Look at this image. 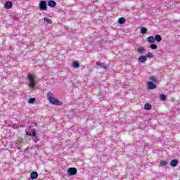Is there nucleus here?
Wrapping results in <instances>:
<instances>
[{"label": "nucleus", "mask_w": 180, "mask_h": 180, "mask_svg": "<svg viewBox=\"0 0 180 180\" xmlns=\"http://www.w3.org/2000/svg\"><path fill=\"white\" fill-rule=\"evenodd\" d=\"M167 164H168V162H167L165 160H161L160 161V166L161 167H165V165H167Z\"/></svg>", "instance_id": "22"}, {"label": "nucleus", "mask_w": 180, "mask_h": 180, "mask_svg": "<svg viewBox=\"0 0 180 180\" xmlns=\"http://www.w3.org/2000/svg\"><path fill=\"white\" fill-rule=\"evenodd\" d=\"M148 89H155V88H157V84L153 83V82H148Z\"/></svg>", "instance_id": "5"}, {"label": "nucleus", "mask_w": 180, "mask_h": 180, "mask_svg": "<svg viewBox=\"0 0 180 180\" xmlns=\"http://www.w3.org/2000/svg\"><path fill=\"white\" fill-rule=\"evenodd\" d=\"M147 41H148V43H155V38L153 36H150L147 39Z\"/></svg>", "instance_id": "11"}, {"label": "nucleus", "mask_w": 180, "mask_h": 180, "mask_svg": "<svg viewBox=\"0 0 180 180\" xmlns=\"http://www.w3.org/2000/svg\"><path fill=\"white\" fill-rule=\"evenodd\" d=\"M27 79L30 81L28 84L29 88L33 89L36 86V79L33 77V75H28Z\"/></svg>", "instance_id": "2"}, {"label": "nucleus", "mask_w": 180, "mask_h": 180, "mask_svg": "<svg viewBox=\"0 0 180 180\" xmlns=\"http://www.w3.org/2000/svg\"><path fill=\"white\" fill-rule=\"evenodd\" d=\"M26 134L27 136H32V132L27 131Z\"/></svg>", "instance_id": "29"}, {"label": "nucleus", "mask_w": 180, "mask_h": 180, "mask_svg": "<svg viewBox=\"0 0 180 180\" xmlns=\"http://www.w3.org/2000/svg\"><path fill=\"white\" fill-rule=\"evenodd\" d=\"M96 65H100L101 68H103V70H106L108 68L106 67V65H105V63H101L98 62H96Z\"/></svg>", "instance_id": "16"}, {"label": "nucleus", "mask_w": 180, "mask_h": 180, "mask_svg": "<svg viewBox=\"0 0 180 180\" xmlns=\"http://www.w3.org/2000/svg\"><path fill=\"white\" fill-rule=\"evenodd\" d=\"M170 165L171 167H176L178 165V160H172L171 162H170Z\"/></svg>", "instance_id": "13"}, {"label": "nucleus", "mask_w": 180, "mask_h": 180, "mask_svg": "<svg viewBox=\"0 0 180 180\" xmlns=\"http://www.w3.org/2000/svg\"><path fill=\"white\" fill-rule=\"evenodd\" d=\"M148 58H154V54L151 52H148L147 55Z\"/></svg>", "instance_id": "24"}, {"label": "nucleus", "mask_w": 180, "mask_h": 180, "mask_svg": "<svg viewBox=\"0 0 180 180\" xmlns=\"http://www.w3.org/2000/svg\"><path fill=\"white\" fill-rule=\"evenodd\" d=\"M141 34H146L147 33V28L144 27H141Z\"/></svg>", "instance_id": "18"}, {"label": "nucleus", "mask_w": 180, "mask_h": 180, "mask_svg": "<svg viewBox=\"0 0 180 180\" xmlns=\"http://www.w3.org/2000/svg\"><path fill=\"white\" fill-rule=\"evenodd\" d=\"M36 126H37V124H36V123H34V122L31 123L32 127H36Z\"/></svg>", "instance_id": "28"}, {"label": "nucleus", "mask_w": 180, "mask_h": 180, "mask_svg": "<svg viewBox=\"0 0 180 180\" xmlns=\"http://www.w3.org/2000/svg\"><path fill=\"white\" fill-rule=\"evenodd\" d=\"M72 66L74 67V68H78L79 67V63H78L77 61H74L72 63Z\"/></svg>", "instance_id": "20"}, {"label": "nucleus", "mask_w": 180, "mask_h": 180, "mask_svg": "<svg viewBox=\"0 0 180 180\" xmlns=\"http://www.w3.org/2000/svg\"><path fill=\"white\" fill-rule=\"evenodd\" d=\"M21 143H22V139H18L15 141L16 146H20Z\"/></svg>", "instance_id": "25"}, {"label": "nucleus", "mask_w": 180, "mask_h": 180, "mask_svg": "<svg viewBox=\"0 0 180 180\" xmlns=\"http://www.w3.org/2000/svg\"><path fill=\"white\" fill-rule=\"evenodd\" d=\"M44 20H45V22H46V23H48L49 25H51L53 23V21L47 18H44Z\"/></svg>", "instance_id": "21"}, {"label": "nucleus", "mask_w": 180, "mask_h": 180, "mask_svg": "<svg viewBox=\"0 0 180 180\" xmlns=\"http://www.w3.org/2000/svg\"><path fill=\"white\" fill-rule=\"evenodd\" d=\"M29 103H34L36 102V98H31L28 100Z\"/></svg>", "instance_id": "23"}, {"label": "nucleus", "mask_w": 180, "mask_h": 180, "mask_svg": "<svg viewBox=\"0 0 180 180\" xmlns=\"http://www.w3.org/2000/svg\"><path fill=\"white\" fill-rule=\"evenodd\" d=\"M48 5L50 6V8H54V6L57 5V4L56 3V1H54V0H50L48 2Z\"/></svg>", "instance_id": "9"}, {"label": "nucleus", "mask_w": 180, "mask_h": 180, "mask_svg": "<svg viewBox=\"0 0 180 180\" xmlns=\"http://www.w3.org/2000/svg\"><path fill=\"white\" fill-rule=\"evenodd\" d=\"M155 40H156V41H161V40H162V37H161V35L157 34L155 37Z\"/></svg>", "instance_id": "17"}, {"label": "nucleus", "mask_w": 180, "mask_h": 180, "mask_svg": "<svg viewBox=\"0 0 180 180\" xmlns=\"http://www.w3.org/2000/svg\"><path fill=\"white\" fill-rule=\"evenodd\" d=\"M32 137H36V129H32V132L31 133Z\"/></svg>", "instance_id": "27"}, {"label": "nucleus", "mask_w": 180, "mask_h": 180, "mask_svg": "<svg viewBox=\"0 0 180 180\" xmlns=\"http://www.w3.org/2000/svg\"><path fill=\"white\" fill-rule=\"evenodd\" d=\"M118 23H120V25H124V23H126V18L124 17H120L118 19Z\"/></svg>", "instance_id": "10"}, {"label": "nucleus", "mask_w": 180, "mask_h": 180, "mask_svg": "<svg viewBox=\"0 0 180 180\" xmlns=\"http://www.w3.org/2000/svg\"><path fill=\"white\" fill-rule=\"evenodd\" d=\"M137 51L138 53H139L140 54H144V51H146L144 50V48H143V46H139L138 49H137Z\"/></svg>", "instance_id": "15"}, {"label": "nucleus", "mask_w": 180, "mask_h": 180, "mask_svg": "<svg viewBox=\"0 0 180 180\" xmlns=\"http://www.w3.org/2000/svg\"><path fill=\"white\" fill-rule=\"evenodd\" d=\"M159 98L160 99V101H166L167 96H165V94H160L159 96Z\"/></svg>", "instance_id": "19"}, {"label": "nucleus", "mask_w": 180, "mask_h": 180, "mask_svg": "<svg viewBox=\"0 0 180 180\" xmlns=\"http://www.w3.org/2000/svg\"><path fill=\"white\" fill-rule=\"evenodd\" d=\"M77 172H78V170L75 167H70L67 170V173L70 176L77 175Z\"/></svg>", "instance_id": "4"}, {"label": "nucleus", "mask_w": 180, "mask_h": 180, "mask_svg": "<svg viewBox=\"0 0 180 180\" xmlns=\"http://www.w3.org/2000/svg\"><path fill=\"white\" fill-rule=\"evenodd\" d=\"M47 98L52 105H56L57 106H61V105H63V103L54 98L53 93L50 91L47 94Z\"/></svg>", "instance_id": "1"}, {"label": "nucleus", "mask_w": 180, "mask_h": 180, "mask_svg": "<svg viewBox=\"0 0 180 180\" xmlns=\"http://www.w3.org/2000/svg\"><path fill=\"white\" fill-rule=\"evenodd\" d=\"M138 60L139 63H146L147 61V56H141Z\"/></svg>", "instance_id": "8"}, {"label": "nucleus", "mask_w": 180, "mask_h": 180, "mask_svg": "<svg viewBox=\"0 0 180 180\" xmlns=\"http://www.w3.org/2000/svg\"><path fill=\"white\" fill-rule=\"evenodd\" d=\"M13 6V3H12V1H7L4 4V8L6 9H11Z\"/></svg>", "instance_id": "6"}, {"label": "nucleus", "mask_w": 180, "mask_h": 180, "mask_svg": "<svg viewBox=\"0 0 180 180\" xmlns=\"http://www.w3.org/2000/svg\"><path fill=\"white\" fill-rule=\"evenodd\" d=\"M38 177L39 174L37 173V172H32L30 174L31 179H37Z\"/></svg>", "instance_id": "7"}, {"label": "nucleus", "mask_w": 180, "mask_h": 180, "mask_svg": "<svg viewBox=\"0 0 180 180\" xmlns=\"http://www.w3.org/2000/svg\"><path fill=\"white\" fill-rule=\"evenodd\" d=\"M150 49L152 50H157V49H158V46H157V45H155V44H152V45H150Z\"/></svg>", "instance_id": "26"}, {"label": "nucleus", "mask_w": 180, "mask_h": 180, "mask_svg": "<svg viewBox=\"0 0 180 180\" xmlns=\"http://www.w3.org/2000/svg\"><path fill=\"white\" fill-rule=\"evenodd\" d=\"M149 82H152L153 84H156L157 82V78L155 77V76H151L150 78H149Z\"/></svg>", "instance_id": "14"}, {"label": "nucleus", "mask_w": 180, "mask_h": 180, "mask_svg": "<svg viewBox=\"0 0 180 180\" xmlns=\"http://www.w3.org/2000/svg\"><path fill=\"white\" fill-rule=\"evenodd\" d=\"M151 108H153V105L150 103H146L144 105L145 110H151Z\"/></svg>", "instance_id": "12"}, {"label": "nucleus", "mask_w": 180, "mask_h": 180, "mask_svg": "<svg viewBox=\"0 0 180 180\" xmlns=\"http://www.w3.org/2000/svg\"><path fill=\"white\" fill-rule=\"evenodd\" d=\"M39 11H47V3L44 0H41L39 3Z\"/></svg>", "instance_id": "3"}]
</instances>
